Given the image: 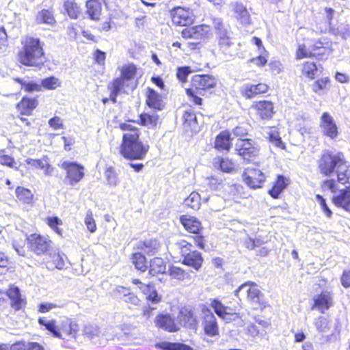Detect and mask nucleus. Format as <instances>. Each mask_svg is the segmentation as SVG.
Listing matches in <instances>:
<instances>
[{
    "mask_svg": "<svg viewBox=\"0 0 350 350\" xmlns=\"http://www.w3.org/2000/svg\"><path fill=\"white\" fill-rule=\"evenodd\" d=\"M120 129L124 133L120 146V154L129 159H144L149 150V145L139 140V130L130 122L121 123Z\"/></svg>",
    "mask_w": 350,
    "mask_h": 350,
    "instance_id": "nucleus-1",
    "label": "nucleus"
},
{
    "mask_svg": "<svg viewBox=\"0 0 350 350\" xmlns=\"http://www.w3.org/2000/svg\"><path fill=\"white\" fill-rule=\"evenodd\" d=\"M349 167L348 163L341 152L332 154L325 152L318 161V168L321 174L330 176L335 172L338 182L342 184L349 183Z\"/></svg>",
    "mask_w": 350,
    "mask_h": 350,
    "instance_id": "nucleus-2",
    "label": "nucleus"
},
{
    "mask_svg": "<svg viewBox=\"0 0 350 350\" xmlns=\"http://www.w3.org/2000/svg\"><path fill=\"white\" fill-rule=\"evenodd\" d=\"M23 48L18 52V61L27 66L40 67L45 62L42 45L38 38L26 37L22 41Z\"/></svg>",
    "mask_w": 350,
    "mask_h": 350,
    "instance_id": "nucleus-3",
    "label": "nucleus"
},
{
    "mask_svg": "<svg viewBox=\"0 0 350 350\" xmlns=\"http://www.w3.org/2000/svg\"><path fill=\"white\" fill-rule=\"evenodd\" d=\"M210 36L211 27L206 25L186 28L182 31V36L184 38L196 40L187 43L191 49H195L196 46L200 44L201 40L208 38Z\"/></svg>",
    "mask_w": 350,
    "mask_h": 350,
    "instance_id": "nucleus-4",
    "label": "nucleus"
},
{
    "mask_svg": "<svg viewBox=\"0 0 350 350\" xmlns=\"http://www.w3.org/2000/svg\"><path fill=\"white\" fill-rule=\"evenodd\" d=\"M66 172L65 183L75 186L84 177V167L76 162L65 161L59 165Z\"/></svg>",
    "mask_w": 350,
    "mask_h": 350,
    "instance_id": "nucleus-5",
    "label": "nucleus"
},
{
    "mask_svg": "<svg viewBox=\"0 0 350 350\" xmlns=\"http://www.w3.org/2000/svg\"><path fill=\"white\" fill-rule=\"evenodd\" d=\"M259 150L257 144L251 139H239L235 144L236 152L247 162L257 157Z\"/></svg>",
    "mask_w": 350,
    "mask_h": 350,
    "instance_id": "nucleus-6",
    "label": "nucleus"
},
{
    "mask_svg": "<svg viewBox=\"0 0 350 350\" xmlns=\"http://www.w3.org/2000/svg\"><path fill=\"white\" fill-rule=\"evenodd\" d=\"M241 292L247 295V299L254 306V308L262 309L265 307L263 295L255 283L249 282L242 284L236 291V294Z\"/></svg>",
    "mask_w": 350,
    "mask_h": 350,
    "instance_id": "nucleus-7",
    "label": "nucleus"
},
{
    "mask_svg": "<svg viewBox=\"0 0 350 350\" xmlns=\"http://www.w3.org/2000/svg\"><path fill=\"white\" fill-rule=\"evenodd\" d=\"M200 318L206 335L210 337L218 336L219 335L217 319L211 309L203 305L201 308Z\"/></svg>",
    "mask_w": 350,
    "mask_h": 350,
    "instance_id": "nucleus-8",
    "label": "nucleus"
},
{
    "mask_svg": "<svg viewBox=\"0 0 350 350\" xmlns=\"http://www.w3.org/2000/svg\"><path fill=\"white\" fill-rule=\"evenodd\" d=\"M27 240L31 251L36 255L46 254L51 247L52 241L49 238L39 234H31Z\"/></svg>",
    "mask_w": 350,
    "mask_h": 350,
    "instance_id": "nucleus-9",
    "label": "nucleus"
},
{
    "mask_svg": "<svg viewBox=\"0 0 350 350\" xmlns=\"http://www.w3.org/2000/svg\"><path fill=\"white\" fill-rule=\"evenodd\" d=\"M244 183L252 189L260 188L265 180V174L259 170L247 167L243 174Z\"/></svg>",
    "mask_w": 350,
    "mask_h": 350,
    "instance_id": "nucleus-10",
    "label": "nucleus"
},
{
    "mask_svg": "<svg viewBox=\"0 0 350 350\" xmlns=\"http://www.w3.org/2000/svg\"><path fill=\"white\" fill-rule=\"evenodd\" d=\"M171 16L172 23L180 26L190 25L195 19L191 10L181 7L175 8L172 10Z\"/></svg>",
    "mask_w": 350,
    "mask_h": 350,
    "instance_id": "nucleus-11",
    "label": "nucleus"
},
{
    "mask_svg": "<svg viewBox=\"0 0 350 350\" xmlns=\"http://www.w3.org/2000/svg\"><path fill=\"white\" fill-rule=\"evenodd\" d=\"M210 306L214 310L215 314L226 322L235 320L236 318L239 317L238 314L233 312V309L224 306L217 299H211Z\"/></svg>",
    "mask_w": 350,
    "mask_h": 350,
    "instance_id": "nucleus-12",
    "label": "nucleus"
},
{
    "mask_svg": "<svg viewBox=\"0 0 350 350\" xmlns=\"http://www.w3.org/2000/svg\"><path fill=\"white\" fill-rule=\"evenodd\" d=\"M320 126L324 135L334 139L338 136V127L332 116L324 112L321 117Z\"/></svg>",
    "mask_w": 350,
    "mask_h": 350,
    "instance_id": "nucleus-13",
    "label": "nucleus"
},
{
    "mask_svg": "<svg viewBox=\"0 0 350 350\" xmlns=\"http://www.w3.org/2000/svg\"><path fill=\"white\" fill-rule=\"evenodd\" d=\"M217 79L208 75H196L192 77L191 85L198 90H206L213 88Z\"/></svg>",
    "mask_w": 350,
    "mask_h": 350,
    "instance_id": "nucleus-14",
    "label": "nucleus"
},
{
    "mask_svg": "<svg viewBox=\"0 0 350 350\" xmlns=\"http://www.w3.org/2000/svg\"><path fill=\"white\" fill-rule=\"evenodd\" d=\"M155 325L165 331L174 332L178 330V327L174 319L169 314H159L154 319Z\"/></svg>",
    "mask_w": 350,
    "mask_h": 350,
    "instance_id": "nucleus-15",
    "label": "nucleus"
},
{
    "mask_svg": "<svg viewBox=\"0 0 350 350\" xmlns=\"http://www.w3.org/2000/svg\"><path fill=\"white\" fill-rule=\"evenodd\" d=\"M252 108L256 111L257 115L262 120L271 119L274 113L273 105L268 100H260L254 102Z\"/></svg>",
    "mask_w": 350,
    "mask_h": 350,
    "instance_id": "nucleus-16",
    "label": "nucleus"
},
{
    "mask_svg": "<svg viewBox=\"0 0 350 350\" xmlns=\"http://www.w3.org/2000/svg\"><path fill=\"white\" fill-rule=\"evenodd\" d=\"M191 243L186 240L180 239L170 244V252L174 257L177 255H180L184 258L193 251Z\"/></svg>",
    "mask_w": 350,
    "mask_h": 350,
    "instance_id": "nucleus-17",
    "label": "nucleus"
},
{
    "mask_svg": "<svg viewBox=\"0 0 350 350\" xmlns=\"http://www.w3.org/2000/svg\"><path fill=\"white\" fill-rule=\"evenodd\" d=\"M204 259L202 254L196 250L191 251L185 258L183 260V264L191 267L196 271H198L203 263Z\"/></svg>",
    "mask_w": 350,
    "mask_h": 350,
    "instance_id": "nucleus-18",
    "label": "nucleus"
},
{
    "mask_svg": "<svg viewBox=\"0 0 350 350\" xmlns=\"http://www.w3.org/2000/svg\"><path fill=\"white\" fill-rule=\"evenodd\" d=\"M268 90V86L265 83L257 85L247 84L243 87L242 94L246 98H252L256 95L262 94Z\"/></svg>",
    "mask_w": 350,
    "mask_h": 350,
    "instance_id": "nucleus-19",
    "label": "nucleus"
},
{
    "mask_svg": "<svg viewBox=\"0 0 350 350\" xmlns=\"http://www.w3.org/2000/svg\"><path fill=\"white\" fill-rule=\"evenodd\" d=\"M231 135L229 131L221 132L215 138V148L218 150H229L231 147Z\"/></svg>",
    "mask_w": 350,
    "mask_h": 350,
    "instance_id": "nucleus-20",
    "label": "nucleus"
},
{
    "mask_svg": "<svg viewBox=\"0 0 350 350\" xmlns=\"http://www.w3.org/2000/svg\"><path fill=\"white\" fill-rule=\"evenodd\" d=\"M180 219L181 224L187 230L194 234L200 233V231L202 229V226L200 221L198 219L193 217L183 215L180 217Z\"/></svg>",
    "mask_w": 350,
    "mask_h": 350,
    "instance_id": "nucleus-21",
    "label": "nucleus"
},
{
    "mask_svg": "<svg viewBox=\"0 0 350 350\" xmlns=\"http://www.w3.org/2000/svg\"><path fill=\"white\" fill-rule=\"evenodd\" d=\"M146 104L150 108L161 110L163 107L161 96L153 89L148 88L146 92Z\"/></svg>",
    "mask_w": 350,
    "mask_h": 350,
    "instance_id": "nucleus-22",
    "label": "nucleus"
},
{
    "mask_svg": "<svg viewBox=\"0 0 350 350\" xmlns=\"http://www.w3.org/2000/svg\"><path fill=\"white\" fill-rule=\"evenodd\" d=\"M314 305L313 308H317L321 312L323 313L325 310L329 309L332 305V297L328 292H323L317 295L314 299Z\"/></svg>",
    "mask_w": 350,
    "mask_h": 350,
    "instance_id": "nucleus-23",
    "label": "nucleus"
},
{
    "mask_svg": "<svg viewBox=\"0 0 350 350\" xmlns=\"http://www.w3.org/2000/svg\"><path fill=\"white\" fill-rule=\"evenodd\" d=\"M159 243L155 239L140 241L137 245V249L142 250L149 256L156 254L159 252Z\"/></svg>",
    "mask_w": 350,
    "mask_h": 350,
    "instance_id": "nucleus-24",
    "label": "nucleus"
},
{
    "mask_svg": "<svg viewBox=\"0 0 350 350\" xmlns=\"http://www.w3.org/2000/svg\"><path fill=\"white\" fill-rule=\"evenodd\" d=\"M213 25L216 31L217 40L232 36V33L229 25L224 23L220 18H214Z\"/></svg>",
    "mask_w": 350,
    "mask_h": 350,
    "instance_id": "nucleus-25",
    "label": "nucleus"
},
{
    "mask_svg": "<svg viewBox=\"0 0 350 350\" xmlns=\"http://www.w3.org/2000/svg\"><path fill=\"white\" fill-rule=\"evenodd\" d=\"M86 14L94 21L100 19L102 11L101 3L96 0H90L86 3Z\"/></svg>",
    "mask_w": 350,
    "mask_h": 350,
    "instance_id": "nucleus-26",
    "label": "nucleus"
},
{
    "mask_svg": "<svg viewBox=\"0 0 350 350\" xmlns=\"http://www.w3.org/2000/svg\"><path fill=\"white\" fill-rule=\"evenodd\" d=\"M38 105L36 98H23L17 105L18 111L23 115H30Z\"/></svg>",
    "mask_w": 350,
    "mask_h": 350,
    "instance_id": "nucleus-27",
    "label": "nucleus"
},
{
    "mask_svg": "<svg viewBox=\"0 0 350 350\" xmlns=\"http://www.w3.org/2000/svg\"><path fill=\"white\" fill-rule=\"evenodd\" d=\"M59 329L62 334L74 338L78 331V325L69 319H65L62 320Z\"/></svg>",
    "mask_w": 350,
    "mask_h": 350,
    "instance_id": "nucleus-28",
    "label": "nucleus"
},
{
    "mask_svg": "<svg viewBox=\"0 0 350 350\" xmlns=\"http://www.w3.org/2000/svg\"><path fill=\"white\" fill-rule=\"evenodd\" d=\"M7 295L12 301V307L18 310L21 308L24 299L21 297L20 289L16 286L10 288L7 291Z\"/></svg>",
    "mask_w": 350,
    "mask_h": 350,
    "instance_id": "nucleus-29",
    "label": "nucleus"
},
{
    "mask_svg": "<svg viewBox=\"0 0 350 350\" xmlns=\"http://www.w3.org/2000/svg\"><path fill=\"white\" fill-rule=\"evenodd\" d=\"M289 184V180L284 176L280 175L272 189L269 191V193L271 197L276 199L278 198L280 194Z\"/></svg>",
    "mask_w": 350,
    "mask_h": 350,
    "instance_id": "nucleus-30",
    "label": "nucleus"
},
{
    "mask_svg": "<svg viewBox=\"0 0 350 350\" xmlns=\"http://www.w3.org/2000/svg\"><path fill=\"white\" fill-rule=\"evenodd\" d=\"M208 197L202 198L198 193L192 192L186 199H185L184 204L185 206L190 207L191 208L194 210H198L200 207L201 200L206 202H208Z\"/></svg>",
    "mask_w": 350,
    "mask_h": 350,
    "instance_id": "nucleus-31",
    "label": "nucleus"
},
{
    "mask_svg": "<svg viewBox=\"0 0 350 350\" xmlns=\"http://www.w3.org/2000/svg\"><path fill=\"white\" fill-rule=\"evenodd\" d=\"M235 16L241 23L247 25L250 23V16L246 8L240 3L234 5Z\"/></svg>",
    "mask_w": 350,
    "mask_h": 350,
    "instance_id": "nucleus-32",
    "label": "nucleus"
},
{
    "mask_svg": "<svg viewBox=\"0 0 350 350\" xmlns=\"http://www.w3.org/2000/svg\"><path fill=\"white\" fill-rule=\"evenodd\" d=\"M166 264L161 258L156 257L150 262L149 274L155 275L159 273H165Z\"/></svg>",
    "mask_w": 350,
    "mask_h": 350,
    "instance_id": "nucleus-33",
    "label": "nucleus"
},
{
    "mask_svg": "<svg viewBox=\"0 0 350 350\" xmlns=\"http://www.w3.org/2000/svg\"><path fill=\"white\" fill-rule=\"evenodd\" d=\"M329 33L347 40L350 38V29L348 25L340 23L336 26H330Z\"/></svg>",
    "mask_w": 350,
    "mask_h": 350,
    "instance_id": "nucleus-34",
    "label": "nucleus"
},
{
    "mask_svg": "<svg viewBox=\"0 0 350 350\" xmlns=\"http://www.w3.org/2000/svg\"><path fill=\"white\" fill-rule=\"evenodd\" d=\"M64 8L70 18L75 19L79 16L81 10L75 0H66L64 1Z\"/></svg>",
    "mask_w": 350,
    "mask_h": 350,
    "instance_id": "nucleus-35",
    "label": "nucleus"
},
{
    "mask_svg": "<svg viewBox=\"0 0 350 350\" xmlns=\"http://www.w3.org/2000/svg\"><path fill=\"white\" fill-rule=\"evenodd\" d=\"M131 260L136 269L142 272L147 269L146 258L141 252H135L132 254Z\"/></svg>",
    "mask_w": 350,
    "mask_h": 350,
    "instance_id": "nucleus-36",
    "label": "nucleus"
},
{
    "mask_svg": "<svg viewBox=\"0 0 350 350\" xmlns=\"http://www.w3.org/2000/svg\"><path fill=\"white\" fill-rule=\"evenodd\" d=\"M167 272L173 279L180 281H183L185 278L189 277V273L188 272L185 271L183 269L175 265L170 266Z\"/></svg>",
    "mask_w": 350,
    "mask_h": 350,
    "instance_id": "nucleus-37",
    "label": "nucleus"
},
{
    "mask_svg": "<svg viewBox=\"0 0 350 350\" xmlns=\"http://www.w3.org/2000/svg\"><path fill=\"white\" fill-rule=\"evenodd\" d=\"M179 319L180 321H183L185 323V326L191 327L196 323V317L193 312L187 308L180 310Z\"/></svg>",
    "mask_w": 350,
    "mask_h": 350,
    "instance_id": "nucleus-38",
    "label": "nucleus"
},
{
    "mask_svg": "<svg viewBox=\"0 0 350 350\" xmlns=\"http://www.w3.org/2000/svg\"><path fill=\"white\" fill-rule=\"evenodd\" d=\"M157 346L164 350H193L190 346L180 342H163Z\"/></svg>",
    "mask_w": 350,
    "mask_h": 350,
    "instance_id": "nucleus-39",
    "label": "nucleus"
},
{
    "mask_svg": "<svg viewBox=\"0 0 350 350\" xmlns=\"http://www.w3.org/2000/svg\"><path fill=\"white\" fill-rule=\"evenodd\" d=\"M303 72L310 79H314L321 72L314 62H306L303 67Z\"/></svg>",
    "mask_w": 350,
    "mask_h": 350,
    "instance_id": "nucleus-40",
    "label": "nucleus"
},
{
    "mask_svg": "<svg viewBox=\"0 0 350 350\" xmlns=\"http://www.w3.org/2000/svg\"><path fill=\"white\" fill-rule=\"evenodd\" d=\"M219 51L226 56H231L230 47L233 45L232 42V36L228 38H221L217 40Z\"/></svg>",
    "mask_w": 350,
    "mask_h": 350,
    "instance_id": "nucleus-41",
    "label": "nucleus"
},
{
    "mask_svg": "<svg viewBox=\"0 0 350 350\" xmlns=\"http://www.w3.org/2000/svg\"><path fill=\"white\" fill-rule=\"evenodd\" d=\"M137 68L133 64L124 66L121 70L120 78L126 81L133 79L136 74Z\"/></svg>",
    "mask_w": 350,
    "mask_h": 350,
    "instance_id": "nucleus-42",
    "label": "nucleus"
},
{
    "mask_svg": "<svg viewBox=\"0 0 350 350\" xmlns=\"http://www.w3.org/2000/svg\"><path fill=\"white\" fill-rule=\"evenodd\" d=\"M36 21L39 24L45 23L51 25L55 22V19L51 12L46 10H42L37 15Z\"/></svg>",
    "mask_w": 350,
    "mask_h": 350,
    "instance_id": "nucleus-43",
    "label": "nucleus"
},
{
    "mask_svg": "<svg viewBox=\"0 0 350 350\" xmlns=\"http://www.w3.org/2000/svg\"><path fill=\"white\" fill-rule=\"evenodd\" d=\"M139 119L142 125L148 128H153L157 125L158 116L157 115L144 113L139 116Z\"/></svg>",
    "mask_w": 350,
    "mask_h": 350,
    "instance_id": "nucleus-44",
    "label": "nucleus"
},
{
    "mask_svg": "<svg viewBox=\"0 0 350 350\" xmlns=\"http://www.w3.org/2000/svg\"><path fill=\"white\" fill-rule=\"evenodd\" d=\"M16 195L18 199L24 203H29L31 201L33 195L30 190L18 187L16 189Z\"/></svg>",
    "mask_w": 350,
    "mask_h": 350,
    "instance_id": "nucleus-45",
    "label": "nucleus"
},
{
    "mask_svg": "<svg viewBox=\"0 0 350 350\" xmlns=\"http://www.w3.org/2000/svg\"><path fill=\"white\" fill-rule=\"evenodd\" d=\"M14 80L19 83L21 85L22 88L25 89L27 92H38L41 90V85L38 83H33L32 81H28L27 80L19 78H16Z\"/></svg>",
    "mask_w": 350,
    "mask_h": 350,
    "instance_id": "nucleus-46",
    "label": "nucleus"
},
{
    "mask_svg": "<svg viewBox=\"0 0 350 350\" xmlns=\"http://www.w3.org/2000/svg\"><path fill=\"white\" fill-rule=\"evenodd\" d=\"M41 85L47 90H55L60 86V82L57 78L49 77L41 81Z\"/></svg>",
    "mask_w": 350,
    "mask_h": 350,
    "instance_id": "nucleus-47",
    "label": "nucleus"
},
{
    "mask_svg": "<svg viewBox=\"0 0 350 350\" xmlns=\"http://www.w3.org/2000/svg\"><path fill=\"white\" fill-rule=\"evenodd\" d=\"M311 57H313V54L310 47L307 49L304 44H299L296 52V59H301Z\"/></svg>",
    "mask_w": 350,
    "mask_h": 350,
    "instance_id": "nucleus-48",
    "label": "nucleus"
},
{
    "mask_svg": "<svg viewBox=\"0 0 350 350\" xmlns=\"http://www.w3.org/2000/svg\"><path fill=\"white\" fill-rule=\"evenodd\" d=\"M125 85L126 81L120 77H118L113 80L111 90H113V94L115 96L118 95L122 92Z\"/></svg>",
    "mask_w": 350,
    "mask_h": 350,
    "instance_id": "nucleus-49",
    "label": "nucleus"
},
{
    "mask_svg": "<svg viewBox=\"0 0 350 350\" xmlns=\"http://www.w3.org/2000/svg\"><path fill=\"white\" fill-rule=\"evenodd\" d=\"M48 225L59 235H62V230L58 226L62 224V221L57 217L47 218Z\"/></svg>",
    "mask_w": 350,
    "mask_h": 350,
    "instance_id": "nucleus-50",
    "label": "nucleus"
},
{
    "mask_svg": "<svg viewBox=\"0 0 350 350\" xmlns=\"http://www.w3.org/2000/svg\"><path fill=\"white\" fill-rule=\"evenodd\" d=\"M191 73V70L189 66H181L177 68L176 77L181 82L187 81L188 75Z\"/></svg>",
    "mask_w": 350,
    "mask_h": 350,
    "instance_id": "nucleus-51",
    "label": "nucleus"
},
{
    "mask_svg": "<svg viewBox=\"0 0 350 350\" xmlns=\"http://www.w3.org/2000/svg\"><path fill=\"white\" fill-rule=\"evenodd\" d=\"M65 255L64 254H54L52 256V262L55 265V268L57 269H63L65 265L64 258Z\"/></svg>",
    "mask_w": 350,
    "mask_h": 350,
    "instance_id": "nucleus-52",
    "label": "nucleus"
},
{
    "mask_svg": "<svg viewBox=\"0 0 350 350\" xmlns=\"http://www.w3.org/2000/svg\"><path fill=\"white\" fill-rule=\"evenodd\" d=\"M49 332H50L53 336L59 338H63V336L59 331V326L56 325L54 320L49 321L47 323L46 327H45Z\"/></svg>",
    "mask_w": 350,
    "mask_h": 350,
    "instance_id": "nucleus-53",
    "label": "nucleus"
},
{
    "mask_svg": "<svg viewBox=\"0 0 350 350\" xmlns=\"http://www.w3.org/2000/svg\"><path fill=\"white\" fill-rule=\"evenodd\" d=\"M269 142L272 143L274 146L280 148H284V144L282 142L281 137L279 136V134L276 131H272L269 133Z\"/></svg>",
    "mask_w": 350,
    "mask_h": 350,
    "instance_id": "nucleus-54",
    "label": "nucleus"
},
{
    "mask_svg": "<svg viewBox=\"0 0 350 350\" xmlns=\"http://www.w3.org/2000/svg\"><path fill=\"white\" fill-rule=\"evenodd\" d=\"M85 224L88 230H90L91 232H94L96 231V226L95 221L92 217V213L91 211H87L85 219Z\"/></svg>",
    "mask_w": 350,
    "mask_h": 350,
    "instance_id": "nucleus-55",
    "label": "nucleus"
},
{
    "mask_svg": "<svg viewBox=\"0 0 350 350\" xmlns=\"http://www.w3.org/2000/svg\"><path fill=\"white\" fill-rule=\"evenodd\" d=\"M184 123L188 126L193 127L196 124V115L193 112L186 111L183 115Z\"/></svg>",
    "mask_w": 350,
    "mask_h": 350,
    "instance_id": "nucleus-56",
    "label": "nucleus"
},
{
    "mask_svg": "<svg viewBox=\"0 0 350 350\" xmlns=\"http://www.w3.org/2000/svg\"><path fill=\"white\" fill-rule=\"evenodd\" d=\"M316 199L317 202L319 203L322 211L325 213V215L327 217H331L332 215V211L327 206L325 200L321 195H317Z\"/></svg>",
    "mask_w": 350,
    "mask_h": 350,
    "instance_id": "nucleus-57",
    "label": "nucleus"
},
{
    "mask_svg": "<svg viewBox=\"0 0 350 350\" xmlns=\"http://www.w3.org/2000/svg\"><path fill=\"white\" fill-rule=\"evenodd\" d=\"M219 166L221 170L225 172H230L234 168V163L228 159H221Z\"/></svg>",
    "mask_w": 350,
    "mask_h": 350,
    "instance_id": "nucleus-58",
    "label": "nucleus"
},
{
    "mask_svg": "<svg viewBox=\"0 0 350 350\" xmlns=\"http://www.w3.org/2000/svg\"><path fill=\"white\" fill-rule=\"evenodd\" d=\"M9 260L4 253L0 252V275L5 274L8 271Z\"/></svg>",
    "mask_w": 350,
    "mask_h": 350,
    "instance_id": "nucleus-59",
    "label": "nucleus"
},
{
    "mask_svg": "<svg viewBox=\"0 0 350 350\" xmlns=\"http://www.w3.org/2000/svg\"><path fill=\"white\" fill-rule=\"evenodd\" d=\"M105 176L109 185L113 186L116 185L118 183V178L116 173L111 169H107L106 170Z\"/></svg>",
    "mask_w": 350,
    "mask_h": 350,
    "instance_id": "nucleus-60",
    "label": "nucleus"
},
{
    "mask_svg": "<svg viewBox=\"0 0 350 350\" xmlns=\"http://www.w3.org/2000/svg\"><path fill=\"white\" fill-rule=\"evenodd\" d=\"M49 124L55 130L63 129V123L61 118L55 116L49 120Z\"/></svg>",
    "mask_w": 350,
    "mask_h": 350,
    "instance_id": "nucleus-61",
    "label": "nucleus"
},
{
    "mask_svg": "<svg viewBox=\"0 0 350 350\" xmlns=\"http://www.w3.org/2000/svg\"><path fill=\"white\" fill-rule=\"evenodd\" d=\"M186 93L187 96L189 97L190 100L193 101L195 104L198 105H202V99L196 94L193 89H186Z\"/></svg>",
    "mask_w": 350,
    "mask_h": 350,
    "instance_id": "nucleus-62",
    "label": "nucleus"
},
{
    "mask_svg": "<svg viewBox=\"0 0 350 350\" xmlns=\"http://www.w3.org/2000/svg\"><path fill=\"white\" fill-rule=\"evenodd\" d=\"M315 326L319 332H325L327 327L326 319L323 317L318 318L315 322Z\"/></svg>",
    "mask_w": 350,
    "mask_h": 350,
    "instance_id": "nucleus-63",
    "label": "nucleus"
},
{
    "mask_svg": "<svg viewBox=\"0 0 350 350\" xmlns=\"http://www.w3.org/2000/svg\"><path fill=\"white\" fill-rule=\"evenodd\" d=\"M336 181L334 179L325 180L323 182L322 189H329L332 193L336 191Z\"/></svg>",
    "mask_w": 350,
    "mask_h": 350,
    "instance_id": "nucleus-64",
    "label": "nucleus"
}]
</instances>
